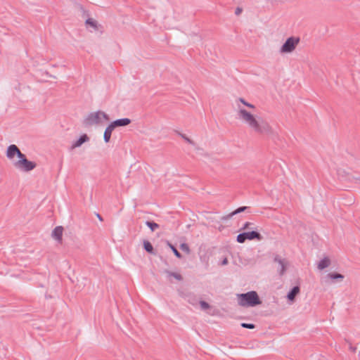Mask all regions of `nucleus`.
<instances>
[{
	"label": "nucleus",
	"mask_w": 360,
	"mask_h": 360,
	"mask_svg": "<svg viewBox=\"0 0 360 360\" xmlns=\"http://www.w3.org/2000/svg\"><path fill=\"white\" fill-rule=\"evenodd\" d=\"M103 120L108 121V115L101 110L96 112H92L88 114V115L83 120V124L85 127H91L95 124H100L103 122Z\"/></svg>",
	"instance_id": "7ed1b4c3"
},
{
	"label": "nucleus",
	"mask_w": 360,
	"mask_h": 360,
	"mask_svg": "<svg viewBox=\"0 0 360 360\" xmlns=\"http://www.w3.org/2000/svg\"><path fill=\"white\" fill-rule=\"evenodd\" d=\"M327 277L333 281L339 280L342 281L344 279V276L339 273H329L328 274Z\"/></svg>",
	"instance_id": "dca6fc26"
},
{
	"label": "nucleus",
	"mask_w": 360,
	"mask_h": 360,
	"mask_svg": "<svg viewBox=\"0 0 360 360\" xmlns=\"http://www.w3.org/2000/svg\"><path fill=\"white\" fill-rule=\"evenodd\" d=\"M13 165L15 168L25 172H28L36 167V163L28 160L23 153L18 158V160L13 161Z\"/></svg>",
	"instance_id": "20e7f679"
},
{
	"label": "nucleus",
	"mask_w": 360,
	"mask_h": 360,
	"mask_svg": "<svg viewBox=\"0 0 360 360\" xmlns=\"http://www.w3.org/2000/svg\"><path fill=\"white\" fill-rule=\"evenodd\" d=\"M242 12V8L238 7L235 11L236 15H239Z\"/></svg>",
	"instance_id": "c85d7f7f"
},
{
	"label": "nucleus",
	"mask_w": 360,
	"mask_h": 360,
	"mask_svg": "<svg viewBox=\"0 0 360 360\" xmlns=\"http://www.w3.org/2000/svg\"><path fill=\"white\" fill-rule=\"evenodd\" d=\"M238 117L255 132L265 135L273 134V129L266 121L262 119H256L252 114L241 108L238 104Z\"/></svg>",
	"instance_id": "f257e3e1"
},
{
	"label": "nucleus",
	"mask_w": 360,
	"mask_h": 360,
	"mask_svg": "<svg viewBox=\"0 0 360 360\" xmlns=\"http://www.w3.org/2000/svg\"><path fill=\"white\" fill-rule=\"evenodd\" d=\"M22 154V153L14 144L10 145L7 148L6 157L9 160H13L15 155H16L18 158H19Z\"/></svg>",
	"instance_id": "6e6552de"
},
{
	"label": "nucleus",
	"mask_w": 360,
	"mask_h": 360,
	"mask_svg": "<svg viewBox=\"0 0 360 360\" xmlns=\"http://www.w3.org/2000/svg\"><path fill=\"white\" fill-rule=\"evenodd\" d=\"M169 245L170 248L172 249V252H174V255L177 258H179V259L181 258V257H182L181 254L177 250V249L170 243H169Z\"/></svg>",
	"instance_id": "4be33fe9"
},
{
	"label": "nucleus",
	"mask_w": 360,
	"mask_h": 360,
	"mask_svg": "<svg viewBox=\"0 0 360 360\" xmlns=\"http://www.w3.org/2000/svg\"><path fill=\"white\" fill-rule=\"evenodd\" d=\"M238 303L241 307H255L262 303L256 291L237 295Z\"/></svg>",
	"instance_id": "f03ea898"
},
{
	"label": "nucleus",
	"mask_w": 360,
	"mask_h": 360,
	"mask_svg": "<svg viewBox=\"0 0 360 360\" xmlns=\"http://www.w3.org/2000/svg\"><path fill=\"white\" fill-rule=\"evenodd\" d=\"M89 140V136L86 134L82 135L76 141H75L71 148L72 149L81 146L84 143Z\"/></svg>",
	"instance_id": "f8f14e48"
},
{
	"label": "nucleus",
	"mask_w": 360,
	"mask_h": 360,
	"mask_svg": "<svg viewBox=\"0 0 360 360\" xmlns=\"http://www.w3.org/2000/svg\"><path fill=\"white\" fill-rule=\"evenodd\" d=\"M261 240L262 239V235L255 231L240 233L237 236L236 240L239 243H244L246 240Z\"/></svg>",
	"instance_id": "423d86ee"
},
{
	"label": "nucleus",
	"mask_w": 360,
	"mask_h": 360,
	"mask_svg": "<svg viewBox=\"0 0 360 360\" xmlns=\"http://www.w3.org/2000/svg\"><path fill=\"white\" fill-rule=\"evenodd\" d=\"M180 136L188 143L193 144V142L192 140H191L189 138L186 136L184 134H180Z\"/></svg>",
	"instance_id": "a878e982"
},
{
	"label": "nucleus",
	"mask_w": 360,
	"mask_h": 360,
	"mask_svg": "<svg viewBox=\"0 0 360 360\" xmlns=\"http://www.w3.org/2000/svg\"><path fill=\"white\" fill-rule=\"evenodd\" d=\"M115 128L110 123L105 129L104 134H103V140L105 143H108L110 141L112 131H113Z\"/></svg>",
	"instance_id": "4468645a"
},
{
	"label": "nucleus",
	"mask_w": 360,
	"mask_h": 360,
	"mask_svg": "<svg viewBox=\"0 0 360 360\" xmlns=\"http://www.w3.org/2000/svg\"><path fill=\"white\" fill-rule=\"evenodd\" d=\"M351 349H352L353 352H354V351H355V348H352V347H351Z\"/></svg>",
	"instance_id": "7c9ffc66"
},
{
	"label": "nucleus",
	"mask_w": 360,
	"mask_h": 360,
	"mask_svg": "<svg viewBox=\"0 0 360 360\" xmlns=\"http://www.w3.org/2000/svg\"><path fill=\"white\" fill-rule=\"evenodd\" d=\"M228 264V259L226 257L224 258L221 262H220V264L222 266L226 265Z\"/></svg>",
	"instance_id": "cd10ccee"
},
{
	"label": "nucleus",
	"mask_w": 360,
	"mask_h": 360,
	"mask_svg": "<svg viewBox=\"0 0 360 360\" xmlns=\"http://www.w3.org/2000/svg\"><path fill=\"white\" fill-rule=\"evenodd\" d=\"M200 306L202 310H207L210 307V304L203 300L200 301Z\"/></svg>",
	"instance_id": "5701e85b"
},
{
	"label": "nucleus",
	"mask_w": 360,
	"mask_h": 360,
	"mask_svg": "<svg viewBox=\"0 0 360 360\" xmlns=\"http://www.w3.org/2000/svg\"><path fill=\"white\" fill-rule=\"evenodd\" d=\"M299 42L300 38L298 37H290L288 38L281 47L280 53H285L292 52L295 49L296 46L299 44Z\"/></svg>",
	"instance_id": "39448f33"
},
{
	"label": "nucleus",
	"mask_w": 360,
	"mask_h": 360,
	"mask_svg": "<svg viewBox=\"0 0 360 360\" xmlns=\"http://www.w3.org/2000/svg\"><path fill=\"white\" fill-rule=\"evenodd\" d=\"M131 120L129 118H120L114 120L111 122L114 128L117 127H125L131 123Z\"/></svg>",
	"instance_id": "9d476101"
},
{
	"label": "nucleus",
	"mask_w": 360,
	"mask_h": 360,
	"mask_svg": "<svg viewBox=\"0 0 360 360\" xmlns=\"http://www.w3.org/2000/svg\"><path fill=\"white\" fill-rule=\"evenodd\" d=\"M166 272H167V275L169 276L174 277V278H176L178 281H181L182 280V276L179 274L174 273V272H171V271H167Z\"/></svg>",
	"instance_id": "6ab92c4d"
},
{
	"label": "nucleus",
	"mask_w": 360,
	"mask_h": 360,
	"mask_svg": "<svg viewBox=\"0 0 360 360\" xmlns=\"http://www.w3.org/2000/svg\"><path fill=\"white\" fill-rule=\"evenodd\" d=\"M146 225L152 231H154L155 229H157L159 227V225L154 222V221H146Z\"/></svg>",
	"instance_id": "a211bd4d"
},
{
	"label": "nucleus",
	"mask_w": 360,
	"mask_h": 360,
	"mask_svg": "<svg viewBox=\"0 0 360 360\" xmlns=\"http://www.w3.org/2000/svg\"><path fill=\"white\" fill-rule=\"evenodd\" d=\"M240 326L243 328H248V329H253L255 328V326L253 323H242Z\"/></svg>",
	"instance_id": "393cba45"
},
{
	"label": "nucleus",
	"mask_w": 360,
	"mask_h": 360,
	"mask_svg": "<svg viewBox=\"0 0 360 360\" xmlns=\"http://www.w3.org/2000/svg\"><path fill=\"white\" fill-rule=\"evenodd\" d=\"M300 292L299 286H294L290 292L287 294V298L290 302H292L295 300L296 295Z\"/></svg>",
	"instance_id": "ddd939ff"
},
{
	"label": "nucleus",
	"mask_w": 360,
	"mask_h": 360,
	"mask_svg": "<svg viewBox=\"0 0 360 360\" xmlns=\"http://www.w3.org/2000/svg\"><path fill=\"white\" fill-rule=\"evenodd\" d=\"M247 209H248V207H246V206L240 207L237 208L236 210H234L233 212H231L230 214L221 217V220L226 221V220L231 218L234 215L244 212Z\"/></svg>",
	"instance_id": "9b49d317"
},
{
	"label": "nucleus",
	"mask_w": 360,
	"mask_h": 360,
	"mask_svg": "<svg viewBox=\"0 0 360 360\" xmlns=\"http://www.w3.org/2000/svg\"><path fill=\"white\" fill-rule=\"evenodd\" d=\"M96 216L100 221H103V218L99 214H97Z\"/></svg>",
	"instance_id": "c756f323"
},
{
	"label": "nucleus",
	"mask_w": 360,
	"mask_h": 360,
	"mask_svg": "<svg viewBox=\"0 0 360 360\" xmlns=\"http://www.w3.org/2000/svg\"><path fill=\"white\" fill-rule=\"evenodd\" d=\"M86 24L90 25L94 30L97 28V22L92 18H89L86 20Z\"/></svg>",
	"instance_id": "aec40b11"
},
{
	"label": "nucleus",
	"mask_w": 360,
	"mask_h": 360,
	"mask_svg": "<svg viewBox=\"0 0 360 360\" xmlns=\"http://www.w3.org/2000/svg\"><path fill=\"white\" fill-rule=\"evenodd\" d=\"M180 249L188 254L190 252V248L186 243H181L180 245Z\"/></svg>",
	"instance_id": "b1692460"
},
{
	"label": "nucleus",
	"mask_w": 360,
	"mask_h": 360,
	"mask_svg": "<svg viewBox=\"0 0 360 360\" xmlns=\"http://www.w3.org/2000/svg\"><path fill=\"white\" fill-rule=\"evenodd\" d=\"M251 224L250 222H245L243 226H242L241 229H248L250 225Z\"/></svg>",
	"instance_id": "bb28decb"
},
{
	"label": "nucleus",
	"mask_w": 360,
	"mask_h": 360,
	"mask_svg": "<svg viewBox=\"0 0 360 360\" xmlns=\"http://www.w3.org/2000/svg\"><path fill=\"white\" fill-rule=\"evenodd\" d=\"M143 248L147 252L154 254L153 247L149 241H148V240L143 241Z\"/></svg>",
	"instance_id": "f3484780"
},
{
	"label": "nucleus",
	"mask_w": 360,
	"mask_h": 360,
	"mask_svg": "<svg viewBox=\"0 0 360 360\" xmlns=\"http://www.w3.org/2000/svg\"><path fill=\"white\" fill-rule=\"evenodd\" d=\"M274 262L278 263V271L281 276L283 275L286 271L288 262V261L276 255L274 257Z\"/></svg>",
	"instance_id": "0eeeda50"
},
{
	"label": "nucleus",
	"mask_w": 360,
	"mask_h": 360,
	"mask_svg": "<svg viewBox=\"0 0 360 360\" xmlns=\"http://www.w3.org/2000/svg\"><path fill=\"white\" fill-rule=\"evenodd\" d=\"M330 264V260L328 257H324L321 259L318 264V269L320 270H323Z\"/></svg>",
	"instance_id": "2eb2a0df"
},
{
	"label": "nucleus",
	"mask_w": 360,
	"mask_h": 360,
	"mask_svg": "<svg viewBox=\"0 0 360 360\" xmlns=\"http://www.w3.org/2000/svg\"><path fill=\"white\" fill-rule=\"evenodd\" d=\"M236 102H240V103H243L244 105H245V106H247V107H248V108H255V106H254L252 104H251V103H248V102H247V101H245V99H244V98H239L236 101Z\"/></svg>",
	"instance_id": "412c9836"
},
{
	"label": "nucleus",
	"mask_w": 360,
	"mask_h": 360,
	"mask_svg": "<svg viewBox=\"0 0 360 360\" xmlns=\"http://www.w3.org/2000/svg\"><path fill=\"white\" fill-rule=\"evenodd\" d=\"M63 228L61 226H56L51 233V236L58 242H61Z\"/></svg>",
	"instance_id": "1a4fd4ad"
}]
</instances>
